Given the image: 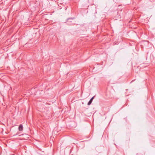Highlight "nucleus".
Listing matches in <instances>:
<instances>
[{"mask_svg": "<svg viewBox=\"0 0 155 155\" xmlns=\"http://www.w3.org/2000/svg\"><path fill=\"white\" fill-rule=\"evenodd\" d=\"M94 97H92L91 99L89 101V102H88V103H87V105H90L91 103L92 102V101L94 98Z\"/></svg>", "mask_w": 155, "mask_h": 155, "instance_id": "obj_1", "label": "nucleus"}, {"mask_svg": "<svg viewBox=\"0 0 155 155\" xmlns=\"http://www.w3.org/2000/svg\"><path fill=\"white\" fill-rule=\"evenodd\" d=\"M23 129V125L22 124H20L18 127V130L19 131H22Z\"/></svg>", "mask_w": 155, "mask_h": 155, "instance_id": "obj_2", "label": "nucleus"}, {"mask_svg": "<svg viewBox=\"0 0 155 155\" xmlns=\"http://www.w3.org/2000/svg\"><path fill=\"white\" fill-rule=\"evenodd\" d=\"M73 19V18H68V21H67L68 22V24L69 25H72V24H71V23H69V22H71V21H70V19Z\"/></svg>", "mask_w": 155, "mask_h": 155, "instance_id": "obj_3", "label": "nucleus"}]
</instances>
